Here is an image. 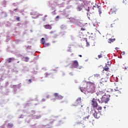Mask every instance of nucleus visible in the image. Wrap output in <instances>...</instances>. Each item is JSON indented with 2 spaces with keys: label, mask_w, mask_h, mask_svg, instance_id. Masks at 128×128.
<instances>
[{
  "label": "nucleus",
  "mask_w": 128,
  "mask_h": 128,
  "mask_svg": "<svg viewBox=\"0 0 128 128\" xmlns=\"http://www.w3.org/2000/svg\"><path fill=\"white\" fill-rule=\"evenodd\" d=\"M75 4L76 6V10L78 12H80L82 10V8H84V0H76L75 2Z\"/></svg>",
  "instance_id": "f257e3e1"
},
{
  "label": "nucleus",
  "mask_w": 128,
  "mask_h": 128,
  "mask_svg": "<svg viewBox=\"0 0 128 128\" xmlns=\"http://www.w3.org/2000/svg\"><path fill=\"white\" fill-rule=\"evenodd\" d=\"M91 114H92L95 118H100V112H98L96 109L92 110V112H91Z\"/></svg>",
  "instance_id": "f03ea898"
},
{
  "label": "nucleus",
  "mask_w": 128,
  "mask_h": 128,
  "mask_svg": "<svg viewBox=\"0 0 128 128\" xmlns=\"http://www.w3.org/2000/svg\"><path fill=\"white\" fill-rule=\"evenodd\" d=\"M94 83H91V86L88 89V92L89 94H94Z\"/></svg>",
  "instance_id": "7ed1b4c3"
},
{
  "label": "nucleus",
  "mask_w": 128,
  "mask_h": 128,
  "mask_svg": "<svg viewBox=\"0 0 128 128\" xmlns=\"http://www.w3.org/2000/svg\"><path fill=\"white\" fill-rule=\"evenodd\" d=\"M91 104L94 108H98V102H96V99L94 98L92 100H91Z\"/></svg>",
  "instance_id": "20e7f679"
},
{
  "label": "nucleus",
  "mask_w": 128,
  "mask_h": 128,
  "mask_svg": "<svg viewBox=\"0 0 128 128\" xmlns=\"http://www.w3.org/2000/svg\"><path fill=\"white\" fill-rule=\"evenodd\" d=\"M85 122H94V119L92 117H91L90 116H86V117H84L83 118Z\"/></svg>",
  "instance_id": "39448f33"
},
{
  "label": "nucleus",
  "mask_w": 128,
  "mask_h": 128,
  "mask_svg": "<svg viewBox=\"0 0 128 128\" xmlns=\"http://www.w3.org/2000/svg\"><path fill=\"white\" fill-rule=\"evenodd\" d=\"M72 66V68H78V60H73Z\"/></svg>",
  "instance_id": "423d86ee"
},
{
  "label": "nucleus",
  "mask_w": 128,
  "mask_h": 128,
  "mask_svg": "<svg viewBox=\"0 0 128 128\" xmlns=\"http://www.w3.org/2000/svg\"><path fill=\"white\" fill-rule=\"evenodd\" d=\"M54 96H55V98H57V100H62V98H64V96H62V95L58 94V93H54Z\"/></svg>",
  "instance_id": "0eeeda50"
},
{
  "label": "nucleus",
  "mask_w": 128,
  "mask_h": 128,
  "mask_svg": "<svg viewBox=\"0 0 128 128\" xmlns=\"http://www.w3.org/2000/svg\"><path fill=\"white\" fill-rule=\"evenodd\" d=\"M82 102V98H78V99L76 100L74 103V106H76L79 104H80Z\"/></svg>",
  "instance_id": "6e6552de"
},
{
  "label": "nucleus",
  "mask_w": 128,
  "mask_h": 128,
  "mask_svg": "<svg viewBox=\"0 0 128 128\" xmlns=\"http://www.w3.org/2000/svg\"><path fill=\"white\" fill-rule=\"evenodd\" d=\"M82 42H85L86 44V46H90V42H88V39L86 38H82L81 40Z\"/></svg>",
  "instance_id": "1a4fd4ad"
},
{
  "label": "nucleus",
  "mask_w": 128,
  "mask_h": 128,
  "mask_svg": "<svg viewBox=\"0 0 128 128\" xmlns=\"http://www.w3.org/2000/svg\"><path fill=\"white\" fill-rule=\"evenodd\" d=\"M112 14H116L118 12V8L114 6H112L111 8Z\"/></svg>",
  "instance_id": "9d476101"
},
{
  "label": "nucleus",
  "mask_w": 128,
  "mask_h": 128,
  "mask_svg": "<svg viewBox=\"0 0 128 128\" xmlns=\"http://www.w3.org/2000/svg\"><path fill=\"white\" fill-rule=\"evenodd\" d=\"M44 26L46 30H52V24H46L44 25Z\"/></svg>",
  "instance_id": "9b49d317"
},
{
  "label": "nucleus",
  "mask_w": 128,
  "mask_h": 128,
  "mask_svg": "<svg viewBox=\"0 0 128 128\" xmlns=\"http://www.w3.org/2000/svg\"><path fill=\"white\" fill-rule=\"evenodd\" d=\"M98 8V10L99 14H102V8H100V6H98V5H96V6H94V8Z\"/></svg>",
  "instance_id": "f8f14e48"
},
{
  "label": "nucleus",
  "mask_w": 128,
  "mask_h": 128,
  "mask_svg": "<svg viewBox=\"0 0 128 128\" xmlns=\"http://www.w3.org/2000/svg\"><path fill=\"white\" fill-rule=\"evenodd\" d=\"M116 41V38H109L108 40V42L109 44H111L112 42H115Z\"/></svg>",
  "instance_id": "ddd939ff"
},
{
  "label": "nucleus",
  "mask_w": 128,
  "mask_h": 128,
  "mask_svg": "<svg viewBox=\"0 0 128 128\" xmlns=\"http://www.w3.org/2000/svg\"><path fill=\"white\" fill-rule=\"evenodd\" d=\"M98 100L100 104H102V102H104V98H103L102 96V98L98 99Z\"/></svg>",
  "instance_id": "4468645a"
},
{
  "label": "nucleus",
  "mask_w": 128,
  "mask_h": 128,
  "mask_svg": "<svg viewBox=\"0 0 128 128\" xmlns=\"http://www.w3.org/2000/svg\"><path fill=\"white\" fill-rule=\"evenodd\" d=\"M104 70H106V72H108V70H110V68H108V66H106L104 68Z\"/></svg>",
  "instance_id": "2eb2a0df"
},
{
  "label": "nucleus",
  "mask_w": 128,
  "mask_h": 128,
  "mask_svg": "<svg viewBox=\"0 0 128 128\" xmlns=\"http://www.w3.org/2000/svg\"><path fill=\"white\" fill-rule=\"evenodd\" d=\"M102 106H100L96 110L100 114V112H102Z\"/></svg>",
  "instance_id": "dca6fc26"
},
{
  "label": "nucleus",
  "mask_w": 128,
  "mask_h": 128,
  "mask_svg": "<svg viewBox=\"0 0 128 128\" xmlns=\"http://www.w3.org/2000/svg\"><path fill=\"white\" fill-rule=\"evenodd\" d=\"M30 60V58L26 56L24 58V62H28Z\"/></svg>",
  "instance_id": "f3484780"
},
{
  "label": "nucleus",
  "mask_w": 128,
  "mask_h": 128,
  "mask_svg": "<svg viewBox=\"0 0 128 128\" xmlns=\"http://www.w3.org/2000/svg\"><path fill=\"white\" fill-rule=\"evenodd\" d=\"M40 42H41V43L42 44H44V42H46V41L44 40V38H42Z\"/></svg>",
  "instance_id": "a211bd4d"
},
{
  "label": "nucleus",
  "mask_w": 128,
  "mask_h": 128,
  "mask_svg": "<svg viewBox=\"0 0 128 128\" xmlns=\"http://www.w3.org/2000/svg\"><path fill=\"white\" fill-rule=\"evenodd\" d=\"M31 114H32V116H36V111H34V110H32V112H31Z\"/></svg>",
  "instance_id": "6ab92c4d"
},
{
  "label": "nucleus",
  "mask_w": 128,
  "mask_h": 128,
  "mask_svg": "<svg viewBox=\"0 0 128 128\" xmlns=\"http://www.w3.org/2000/svg\"><path fill=\"white\" fill-rule=\"evenodd\" d=\"M50 34H53V36H56V31H51L50 32Z\"/></svg>",
  "instance_id": "aec40b11"
},
{
  "label": "nucleus",
  "mask_w": 128,
  "mask_h": 128,
  "mask_svg": "<svg viewBox=\"0 0 128 128\" xmlns=\"http://www.w3.org/2000/svg\"><path fill=\"white\" fill-rule=\"evenodd\" d=\"M14 60V58H9L8 59V62L10 64V62H12V60Z\"/></svg>",
  "instance_id": "412c9836"
},
{
  "label": "nucleus",
  "mask_w": 128,
  "mask_h": 128,
  "mask_svg": "<svg viewBox=\"0 0 128 128\" xmlns=\"http://www.w3.org/2000/svg\"><path fill=\"white\" fill-rule=\"evenodd\" d=\"M43 45L44 46H50V44L44 42Z\"/></svg>",
  "instance_id": "4be33fe9"
},
{
  "label": "nucleus",
  "mask_w": 128,
  "mask_h": 128,
  "mask_svg": "<svg viewBox=\"0 0 128 128\" xmlns=\"http://www.w3.org/2000/svg\"><path fill=\"white\" fill-rule=\"evenodd\" d=\"M8 126H10V128H12L14 126V124L9 123L8 124Z\"/></svg>",
  "instance_id": "5701e85b"
},
{
  "label": "nucleus",
  "mask_w": 128,
  "mask_h": 128,
  "mask_svg": "<svg viewBox=\"0 0 128 128\" xmlns=\"http://www.w3.org/2000/svg\"><path fill=\"white\" fill-rule=\"evenodd\" d=\"M50 73L46 72L44 74V76H45L46 78L48 76H50Z\"/></svg>",
  "instance_id": "b1692460"
},
{
  "label": "nucleus",
  "mask_w": 128,
  "mask_h": 128,
  "mask_svg": "<svg viewBox=\"0 0 128 128\" xmlns=\"http://www.w3.org/2000/svg\"><path fill=\"white\" fill-rule=\"evenodd\" d=\"M102 58V54L101 53L100 55H98V58Z\"/></svg>",
  "instance_id": "393cba45"
},
{
  "label": "nucleus",
  "mask_w": 128,
  "mask_h": 128,
  "mask_svg": "<svg viewBox=\"0 0 128 128\" xmlns=\"http://www.w3.org/2000/svg\"><path fill=\"white\" fill-rule=\"evenodd\" d=\"M121 54H122V56H124V55L126 54V52H122Z\"/></svg>",
  "instance_id": "a878e982"
},
{
  "label": "nucleus",
  "mask_w": 128,
  "mask_h": 128,
  "mask_svg": "<svg viewBox=\"0 0 128 128\" xmlns=\"http://www.w3.org/2000/svg\"><path fill=\"white\" fill-rule=\"evenodd\" d=\"M16 20H18V22H20V17L18 16L16 18Z\"/></svg>",
  "instance_id": "bb28decb"
},
{
  "label": "nucleus",
  "mask_w": 128,
  "mask_h": 128,
  "mask_svg": "<svg viewBox=\"0 0 128 128\" xmlns=\"http://www.w3.org/2000/svg\"><path fill=\"white\" fill-rule=\"evenodd\" d=\"M100 74H94V76H100Z\"/></svg>",
  "instance_id": "cd10ccee"
},
{
  "label": "nucleus",
  "mask_w": 128,
  "mask_h": 128,
  "mask_svg": "<svg viewBox=\"0 0 128 128\" xmlns=\"http://www.w3.org/2000/svg\"><path fill=\"white\" fill-rule=\"evenodd\" d=\"M29 84H31L32 82V80L30 79L28 80Z\"/></svg>",
  "instance_id": "c85d7f7f"
},
{
  "label": "nucleus",
  "mask_w": 128,
  "mask_h": 128,
  "mask_svg": "<svg viewBox=\"0 0 128 128\" xmlns=\"http://www.w3.org/2000/svg\"><path fill=\"white\" fill-rule=\"evenodd\" d=\"M56 18L58 20V18H60V16H56Z\"/></svg>",
  "instance_id": "c756f323"
},
{
  "label": "nucleus",
  "mask_w": 128,
  "mask_h": 128,
  "mask_svg": "<svg viewBox=\"0 0 128 128\" xmlns=\"http://www.w3.org/2000/svg\"><path fill=\"white\" fill-rule=\"evenodd\" d=\"M46 18H44L42 19V20H43V22H46Z\"/></svg>",
  "instance_id": "7c9ffc66"
},
{
  "label": "nucleus",
  "mask_w": 128,
  "mask_h": 128,
  "mask_svg": "<svg viewBox=\"0 0 128 128\" xmlns=\"http://www.w3.org/2000/svg\"><path fill=\"white\" fill-rule=\"evenodd\" d=\"M81 30H85L84 28H81Z\"/></svg>",
  "instance_id": "2f4dec72"
},
{
  "label": "nucleus",
  "mask_w": 128,
  "mask_h": 128,
  "mask_svg": "<svg viewBox=\"0 0 128 128\" xmlns=\"http://www.w3.org/2000/svg\"><path fill=\"white\" fill-rule=\"evenodd\" d=\"M18 10V8H16V9L14 10V12H16Z\"/></svg>",
  "instance_id": "473e14b6"
},
{
  "label": "nucleus",
  "mask_w": 128,
  "mask_h": 128,
  "mask_svg": "<svg viewBox=\"0 0 128 128\" xmlns=\"http://www.w3.org/2000/svg\"><path fill=\"white\" fill-rule=\"evenodd\" d=\"M49 96H46V98H49Z\"/></svg>",
  "instance_id": "72a5a7b5"
},
{
  "label": "nucleus",
  "mask_w": 128,
  "mask_h": 128,
  "mask_svg": "<svg viewBox=\"0 0 128 128\" xmlns=\"http://www.w3.org/2000/svg\"><path fill=\"white\" fill-rule=\"evenodd\" d=\"M46 101V100L44 99H42V102H45Z\"/></svg>",
  "instance_id": "f704fd0d"
},
{
  "label": "nucleus",
  "mask_w": 128,
  "mask_h": 128,
  "mask_svg": "<svg viewBox=\"0 0 128 128\" xmlns=\"http://www.w3.org/2000/svg\"><path fill=\"white\" fill-rule=\"evenodd\" d=\"M87 12H90V8L88 7V9L87 10Z\"/></svg>",
  "instance_id": "c9c22d12"
},
{
  "label": "nucleus",
  "mask_w": 128,
  "mask_h": 128,
  "mask_svg": "<svg viewBox=\"0 0 128 128\" xmlns=\"http://www.w3.org/2000/svg\"><path fill=\"white\" fill-rule=\"evenodd\" d=\"M44 18H48V15H45V16H44Z\"/></svg>",
  "instance_id": "e433bc0d"
},
{
  "label": "nucleus",
  "mask_w": 128,
  "mask_h": 128,
  "mask_svg": "<svg viewBox=\"0 0 128 128\" xmlns=\"http://www.w3.org/2000/svg\"><path fill=\"white\" fill-rule=\"evenodd\" d=\"M111 28H114V26H112V24H111Z\"/></svg>",
  "instance_id": "4c0bfd02"
},
{
  "label": "nucleus",
  "mask_w": 128,
  "mask_h": 128,
  "mask_svg": "<svg viewBox=\"0 0 128 128\" xmlns=\"http://www.w3.org/2000/svg\"><path fill=\"white\" fill-rule=\"evenodd\" d=\"M79 56H80V58H82V55H78Z\"/></svg>",
  "instance_id": "58836bf2"
},
{
  "label": "nucleus",
  "mask_w": 128,
  "mask_h": 128,
  "mask_svg": "<svg viewBox=\"0 0 128 128\" xmlns=\"http://www.w3.org/2000/svg\"><path fill=\"white\" fill-rule=\"evenodd\" d=\"M20 62V61L18 62V63Z\"/></svg>",
  "instance_id": "ea45409f"
},
{
  "label": "nucleus",
  "mask_w": 128,
  "mask_h": 128,
  "mask_svg": "<svg viewBox=\"0 0 128 128\" xmlns=\"http://www.w3.org/2000/svg\"><path fill=\"white\" fill-rule=\"evenodd\" d=\"M116 50H118V48H116Z\"/></svg>",
  "instance_id": "a19ab883"
},
{
  "label": "nucleus",
  "mask_w": 128,
  "mask_h": 128,
  "mask_svg": "<svg viewBox=\"0 0 128 128\" xmlns=\"http://www.w3.org/2000/svg\"><path fill=\"white\" fill-rule=\"evenodd\" d=\"M80 90H81V92H82V89Z\"/></svg>",
  "instance_id": "79ce46f5"
},
{
  "label": "nucleus",
  "mask_w": 128,
  "mask_h": 128,
  "mask_svg": "<svg viewBox=\"0 0 128 128\" xmlns=\"http://www.w3.org/2000/svg\"><path fill=\"white\" fill-rule=\"evenodd\" d=\"M78 124H80V122H78Z\"/></svg>",
  "instance_id": "37998d69"
},
{
  "label": "nucleus",
  "mask_w": 128,
  "mask_h": 128,
  "mask_svg": "<svg viewBox=\"0 0 128 128\" xmlns=\"http://www.w3.org/2000/svg\"><path fill=\"white\" fill-rule=\"evenodd\" d=\"M93 10H94V8H93Z\"/></svg>",
  "instance_id": "c03bdc74"
},
{
  "label": "nucleus",
  "mask_w": 128,
  "mask_h": 128,
  "mask_svg": "<svg viewBox=\"0 0 128 128\" xmlns=\"http://www.w3.org/2000/svg\"><path fill=\"white\" fill-rule=\"evenodd\" d=\"M81 106L82 107V106Z\"/></svg>",
  "instance_id": "a18cd8bd"
}]
</instances>
